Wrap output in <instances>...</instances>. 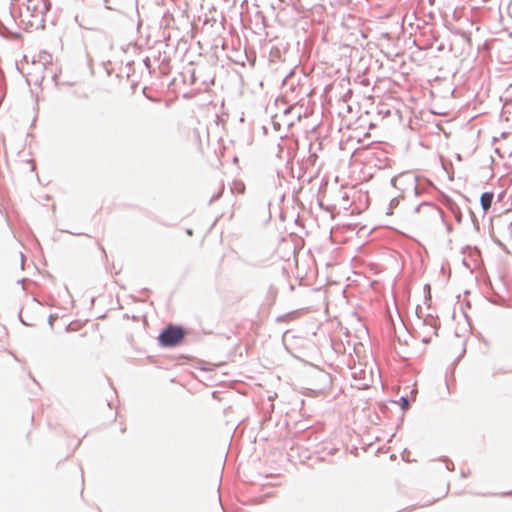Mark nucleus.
Returning <instances> with one entry per match:
<instances>
[{
	"instance_id": "nucleus-1",
	"label": "nucleus",
	"mask_w": 512,
	"mask_h": 512,
	"mask_svg": "<svg viewBox=\"0 0 512 512\" xmlns=\"http://www.w3.org/2000/svg\"><path fill=\"white\" fill-rule=\"evenodd\" d=\"M186 332L180 326L169 325L159 335L158 339L162 346L171 347L179 345L185 338Z\"/></svg>"
},
{
	"instance_id": "nucleus-2",
	"label": "nucleus",
	"mask_w": 512,
	"mask_h": 512,
	"mask_svg": "<svg viewBox=\"0 0 512 512\" xmlns=\"http://www.w3.org/2000/svg\"><path fill=\"white\" fill-rule=\"evenodd\" d=\"M352 376L356 380H360L361 382L358 384V387L361 389H366L370 387L373 383V371L369 369L366 371L365 369L361 370L357 367H353Z\"/></svg>"
},
{
	"instance_id": "nucleus-3",
	"label": "nucleus",
	"mask_w": 512,
	"mask_h": 512,
	"mask_svg": "<svg viewBox=\"0 0 512 512\" xmlns=\"http://www.w3.org/2000/svg\"><path fill=\"white\" fill-rule=\"evenodd\" d=\"M481 205L484 211L490 209L492 201H493V193L485 192L481 195Z\"/></svg>"
}]
</instances>
